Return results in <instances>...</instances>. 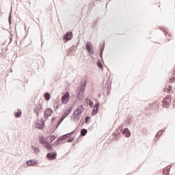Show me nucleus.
<instances>
[{
	"label": "nucleus",
	"mask_w": 175,
	"mask_h": 175,
	"mask_svg": "<svg viewBox=\"0 0 175 175\" xmlns=\"http://www.w3.org/2000/svg\"><path fill=\"white\" fill-rule=\"evenodd\" d=\"M55 140V136L49 135L44 139L43 137H40L39 142L43 145L44 148L47 149L48 151H53V146L50 145L51 142Z\"/></svg>",
	"instance_id": "obj_1"
},
{
	"label": "nucleus",
	"mask_w": 175,
	"mask_h": 175,
	"mask_svg": "<svg viewBox=\"0 0 175 175\" xmlns=\"http://www.w3.org/2000/svg\"><path fill=\"white\" fill-rule=\"evenodd\" d=\"M170 103H172V96H167L162 101L163 107H169L170 106Z\"/></svg>",
	"instance_id": "obj_2"
},
{
	"label": "nucleus",
	"mask_w": 175,
	"mask_h": 175,
	"mask_svg": "<svg viewBox=\"0 0 175 175\" xmlns=\"http://www.w3.org/2000/svg\"><path fill=\"white\" fill-rule=\"evenodd\" d=\"M69 100H70V94H69V92H66V94L62 96V103H63V105H66Z\"/></svg>",
	"instance_id": "obj_3"
},
{
	"label": "nucleus",
	"mask_w": 175,
	"mask_h": 175,
	"mask_svg": "<svg viewBox=\"0 0 175 175\" xmlns=\"http://www.w3.org/2000/svg\"><path fill=\"white\" fill-rule=\"evenodd\" d=\"M66 139H67L66 135H64L62 137H59L58 139L55 143V145L58 146L60 142H61V143H64L65 142V140H66Z\"/></svg>",
	"instance_id": "obj_4"
},
{
	"label": "nucleus",
	"mask_w": 175,
	"mask_h": 175,
	"mask_svg": "<svg viewBox=\"0 0 175 175\" xmlns=\"http://www.w3.org/2000/svg\"><path fill=\"white\" fill-rule=\"evenodd\" d=\"M42 105L38 104L37 105L35 108H34V111L37 115H39V113H40V111H42Z\"/></svg>",
	"instance_id": "obj_5"
},
{
	"label": "nucleus",
	"mask_w": 175,
	"mask_h": 175,
	"mask_svg": "<svg viewBox=\"0 0 175 175\" xmlns=\"http://www.w3.org/2000/svg\"><path fill=\"white\" fill-rule=\"evenodd\" d=\"M51 114H53V110H51L49 108H47L45 109L44 111V117L49 118L50 117V116H51Z\"/></svg>",
	"instance_id": "obj_6"
},
{
	"label": "nucleus",
	"mask_w": 175,
	"mask_h": 175,
	"mask_svg": "<svg viewBox=\"0 0 175 175\" xmlns=\"http://www.w3.org/2000/svg\"><path fill=\"white\" fill-rule=\"evenodd\" d=\"M72 121H79L80 120V115L74 111L72 116L71 117Z\"/></svg>",
	"instance_id": "obj_7"
},
{
	"label": "nucleus",
	"mask_w": 175,
	"mask_h": 175,
	"mask_svg": "<svg viewBox=\"0 0 175 175\" xmlns=\"http://www.w3.org/2000/svg\"><path fill=\"white\" fill-rule=\"evenodd\" d=\"M84 111V107L82 105H79L77 109L75 111V113H78L79 116Z\"/></svg>",
	"instance_id": "obj_8"
},
{
	"label": "nucleus",
	"mask_w": 175,
	"mask_h": 175,
	"mask_svg": "<svg viewBox=\"0 0 175 175\" xmlns=\"http://www.w3.org/2000/svg\"><path fill=\"white\" fill-rule=\"evenodd\" d=\"M46 157H47L48 159H50L51 161H53V159H55V158H57V154H55V153H48Z\"/></svg>",
	"instance_id": "obj_9"
},
{
	"label": "nucleus",
	"mask_w": 175,
	"mask_h": 175,
	"mask_svg": "<svg viewBox=\"0 0 175 175\" xmlns=\"http://www.w3.org/2000/svg\"><path fill=\"white\" fill-rule=\"evenodd\" d=\"M122 135H124L126 137H129V136H131V132H129L128 129H124L122 131Z\"/></svg>",
	"instance_id": "obj_10"
},
{
	"label": "nucleus",
	"mask_w": 175,
	"mask_h": 175,
	"mask_svg": "<svg viewBox=\"0 0 175 175\" xmlns=\"http://www.w3.org/2000/svg\"><path fill=\"white\" fill-rule=\"evenodd\" d=\"M64 39H65L66 40H70V39H72V33H67L66 35L64 36Z\"/></svg>",
	"instance_id": "obj_11"
},
{
	"label": "nucleus",
	"mask_w": 175,
	"mask_h": 175,
	"mask_svg": "<svg viewBox=\"0 0 175 175\" xmlns=\"http://www.w3.org/2000/svg\"><path fill=\"white\" fill-rule=\"evenodd\" d=\"M86 49L88 50V51L89 53H91L92 51V45L91 44V43L90 42H88L86 44Z\"/></svg>",
	"instance_id": "obj_12"
},
{
	"label": "nucleus",
	"mask_w": 175,
	"mask_h": 175,
	"mask_svg": "<svg viewBox=\"0 0 175 175\" xmlns=\"http://www.w3.org/2000/svg\"><path fill=\"white\" fill-rule=\"evenodd\" d=\"M98 109H99V104L96 103L95 104V105L93 107V114H96V113L98 112Z\"/></svg>",
	"instance_id": "obj_13"
},
{
	"label": "nucleus",
	"mask_w": 175,
	"mask_h": 175,
	"mask_svg": "<svg viewBox=\"0 0 175 175\" xmlns=\"http://www.w3.org/2000/svg\"><path fill=\"white\" fill-rule=\"evenodd\" d=\"M15 117H16V118L21 117V110L20 109L17 110V111L15 113Z\"/></svg>",
	"instance_id": "obj_14"
},
{
	"label": "nucleus",
	"mask_w": 175,
	"mask_h": 175,
	"mask_svg": "<svg viewBox=\"0 0 175 175\" xmlns=\"http://www.w3.org/2000/svg\"><path fill=\"white\" fill-rule=\"evenodd\" d=\"M70 111H72L71 107H69L68 109H67L64 112L65 117H66V116H68L69 114V113H70Z\"/></svg>",
	"instance_id": "obj_15"
},
{
	"label": "nucleus",
	"mask_w": 175,
	"mask_h": 175,
	"mask_svg": "<svg viewBox=\"0 0 175 175\" xmlns=\"http://www.w3.org/2000/svg\"><path fill=\"white\" fill-rule=\"evenodd\" d=\"M81 136H85V135H87V129H83L81 131Z\"/></svg>",
	"instance_id": "obj_16"
},
{
	"label": "nucleus",
	"mask_w": 175,
	"mask_h": 175,
	"mask_svg": "<svg viewBox=\"0 0 175 175\" xmlns=\"http://www.w3.org/2000/svg\"><path fill=\"white\" fill-rule=\"evenodd\" d=\"M28 166H33L35 165V161L33 160H31L27 162Z\"/></svg>",
	"instance_id": "obj_17"
},
{
	"label": "nucleus",
	"mask_w": 175,
	"mask_h": 175,
	"mask_svg": "<svg viewBox=\"0 0 175 175\" xmlns=\"http://www.w3.org/2000/svg\"><path fill=\"white\" fill-rule=\"evenodd\" d=\"M50 98H51L50 94L46 93L44 94V98L46 99V100H50Z\"/></svg>",
	"instance_id": "obj_18"
},
{
	"label": "nucleus",
	"mask_w": 175,
	"mask_h": 175,
	"mask_svg": "<svg viewBox=\"0 0 175 175\" xmlns=\"http://www.w3.org/2000/svg\"><path fill=\"white\" fill-rule=\"evenodd\" d=\"M38 127L40 129H43V128H44V122H43V121L40 122V124Z\"/></svg>",
	"instance_id": "obj_19"
},
{
	"label": "nucleus",
	"mask_w": 175,
	"mask_h": 175,
	"mask_svg": "<svg viewBox=\"0 0 175 175\" xmlns=\"http://www.w3.org/2000/svg\"><path fill=\"white\" fill-rule=\"evenodd\" d=\"M175 81V73L174 74V77L170 79V83H174Z\"/></svg>",
	"instance_id": "obj_20"
},
{
	"label": "nucleus",
	"mask_w": 175,
	"mask_h": 175,
	"mask_svg": "<svg viewBox=\"0 0 175 175\" xmlns=\"http://www.w3.org/2000/svg\"><path fill=\"white\" fill-rule=\"evenodd\" d=\"M97 65L100 69H103V66L102 65V63L98 62Z\"/></svg>",
	"instance_id": "obj_21"
},
{
	"label": "nucleus",
	"mask_w": 175,
	"mask_h": 175,
	"mask_svg": "<svg viewBox=\"0 0 175 175\" xmlns=\"http://www.w3.org/2000/svg\"><path fill=\"white\" fill-rule=\"evenodd\" d=\"M34 152H36V154H38V152H39V148H33Z\"/></svg>",
	"instance_id": "obj_22"
},
{
	"label": "nucleus",
	"mask_w": 175,
	"mask_h": 175,
	"mask_svg": "<svg viewBox=\"0 0 175 175\" xmlns=\"http://www.w3.org/2000/svg\"><path fill=\"white\" fill-rule=\"evenodd\" d=\"M67 142L68 143H71V142H73V138H70V139H67Z\"/></svg>",
	"instance_id": "obj_23"
},
{
	"label": "nucleus",
	"mask_w": 175,
	"mask_h": 175,
	"mask_svg": "<svg viewBox=\"0 0 175 175\" xmlns=\"http://www.w3.org/2000/svg\"><path fill=\"white\" fill-rule=\"evenodd\" d=\"M80 92H81V94H84V88L81 89Z\"/></svg>",
	"instance_id": "obj_24"
},
{
	"label": "nucleus",
	"mask_w": 175,
	"mask_h": 175,
	"mask_svg": "<svg viewBox=\"0 0 175 175\" xmlns=\"http://www.w3.org/2000/svg\"><path fill=\"white\" fill-rule=\"evenodd\" d=\"M90 118H90V117H87V118H86V122H88V121H90Z\"/></svg>",
	"instance_id": "obj_25"
},
{
	"label": "nucleus",
	"mask_w": 175,
	"mask_h": 175,
	"mask_svg": "<svg viewBox=\"0 0 175 175\" xmlns=\"http://www.w3.org/2000/svg\"><path fill=\"white\" fill-rule=\"evenodd\" d=\"M90 107H92V106H94V103H90Z\"/></svg>",
	"instance_id": "obj_26"
},
{
	"label": "nucleus",
	"mask_w": 175,
	"mask_h": 175,
	"mask_svg": "<svg viewBox=\"0 0 175 175\" xmlns=\"http://www.w3.org/2000/svg\"><path fill=\"white\" fill-rule=\"evenodd\" d=\"M172 90V87L170 86L167 92H170V90Z\"/></svg>",
	"instance_id": "obj_27"
},
{
	"label": "nucleus",
	"mask_w": 175,
	"mask_h": 175,
	"mask_svg": "<svg viewBox=\"0 0 175 175\" xmlns=\"http://www.w3.org/2000/svg\"><path fill=\"white\" fill-rule=\"evenodd\" d=\"M65 117H66L65 115H64V116H63L62 117V121L64 120Z\"/></svg>",
	"instance_id": "obj_28"
},
{
	"label": "nucleus",
	"mask_w": 175,
	"mask_h": 175,
	"mask_svg": "<svg viewBox=\"0 0 175 175\" xmlns=\"http://www.w3.org/2000/svg\"><path fill=\"white\" fill-rule=\"evenodd\" d=\"M85 83H86V82H85V83H84V84H83V87H85Z\"/></svg>",
	"instance_id": "obj_29"
}]
</instances>
